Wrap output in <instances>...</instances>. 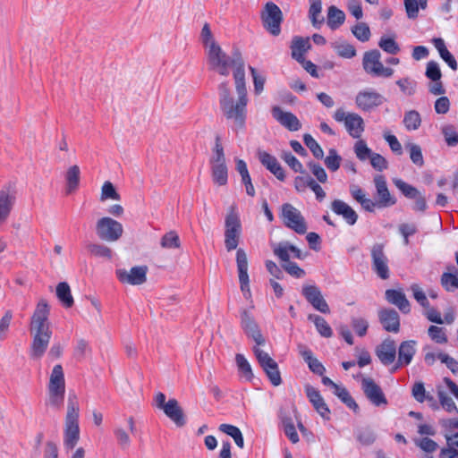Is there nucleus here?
Here are the masks:
<instances>
[{"mask_svg": "<svg viewBox=\"0 0 458 458\" xmlns=\"http://www.w3.org/2000/svg\"><path fill=\"white\" fill-rule=\"evenodd\" d=\"M49 307L46 301H40L31 317L30 334L32 343L30 355L32 359H40L46 352L49 344L52 330L48 322Z\"/></svg>", "mask_w": 458, "mask_h": 458, "instance_id": "nucleus-1", "label": "nucleus"}, {"mask_svg": "<svg viewBox=\"0 0 458 458\" xmlns=\"http://www.w3.org/2000/svg\"><path fill=\"white\" fill-rule=\"evenodd\" d=\"M205 51L208 69L222 76H228L231 68H237L236 60H243L239 52L233 53L232 56L228 55L218 43H212L210 48Z\"/></svg>", "mask_w": 458, "mask_h": 458, "instance_id": "nucleus-2", "label": "nucleus"}, {"mask_svg": "<svg viewBox=\"0 0 458 458\" xmlns=\"http://www.w3.org/2000/svg\"><path fill=\"white\" fill-rule=\"evenodd\" d=\"M80 439L79 403L75 394H70L67 403L64 445L67 450H72Z\"/></svg>", "mask_w": 458, "mask_h": 458, "instance_id": "nucleus-3", "label": "nucleus"}, {"mask_svg": "<svg viewBox=\"0 0 458 458\" xmlns=\"http://www.w3.org/2000/svg\"><path fill=\"white\" fill-rule=\"evenodd\" d=\"M65 394V380L63 367L56 364L52 370L48 383V399L47 405L55 410H61L64 405Z\"/></svg>", "mask_w": 458, "mask_h": 458, "instance_id": "nucleus-4", "label": "nucleus"}, {"mask_svg": "<svg viewBox=\"0 0 458 458\" xmlns=\"http://www.w3.org/2000/svg\"><path fill=\"white\" fill-rule=\"evenodd\" d=\"M242 233L240 215L231 207L225 218V247L227 251L236 250Z\"/></svg>", "mask_w": 458, "mask_h": 458, "instance_id": "nucleus-5", "label": "nucleus"}, {"mask_svg": "<svg viewBox=\"0 0 458 458\" xmlns=\"http://www.w3.org/2000/svg\"><path fill=\"white\" fill-rule=\"evenodd\" d=\"M334 119L343 123L349 135L354 139H360L365 130L363 118L356 113H346L343 108L335 111Z\"/></svg>", "mask_w": 458, "mask_h": 458, "instance_id": "nucleus-6", "label": "nucleus"}, {"mask_svg": "<svg viewBox=\"0 0 458 458\" xmlns=\"http://www.w3.org/2000/svg\"><path fill=\"white\" fill-rule=\"evenodd\" d=\"M247 104L248 99L238 98V100L234 102L233 98H231L220 104V108L227 119L233 120L234 124L242 129L245 125Z\"/></svg>", "mask_w": 458, "mask_h": 458, "instance_id": "nucleus-7", "label": "nucleus"}, {"mask_svg": "<svg viewBox=\"0 0 458 458\" xmlns=\"http://www.w3.org/2000/svg\"><path fill=\"white\" fill-rule=\"evenodd\" d=\"M381 55L378 50L365 52L362 59L364 71L373 77L389 78L394 74V70L385 67L381 62Z\"/></svg>", "mask_w": 458, "mask_h": 458, "instance_id": "nucleus-8", "label": "nucleus"}, {"mask_svg": "<svg viewBox=\"0 0 458 458\" xmlns=\"http://www.w3.org/2000/svg\"><path fill=\"white\" fill-rule=\"evenodd\" d=\"M260 17L263 27L271 35L278 36L281 33L283 13L275 3L267 2L261 12Z\"/></svg>", "mask_w": 458, "mask_h": 458, "instance_id": "nucleus-9", "label": "nucleus"}, {"mask_svg": "<svg viewBox=\"0 0 458 458\" xmlns=\"http://www.w3.org/2000/svg\"><path fill=\"white\" fill-rule=\"evenodd\" d=\"M281 217L284 225L299 234H304L307 232V224L301 211L290 203L283 204L281 208Z\"/></svg>", "mask_w": 458, "mask_h": 458, "instance_id": "nucleus-10", "label": "nucleus"}, {"mask_svg": "<svg viewBox=\"0 0 458 458\" xmlns=\"http://www.w3.org/2000/svg\"><path fill=\"white\" fill-rule=\"evenodd\" d=\"M371 268L375 274L382 280L390 277L389 260L385 252L383 243H375L370 249Z\"/></svg>", "mask_w": 458, "mask_h": 458, "instance_id": "nucleus-11", "label": "nucleus"}, {"mask_svg": "<svg viewBox=\"0 0 458 458\" xmlns=\"http://www.w3.org/2000/svg\"><path fill=\"white\" fill-rule=\"evenodd\" d=\"M253 352L271 384L275 386L281 385V374L276 360H274L267 352L258 346L253 347Z\"/></svg>", "mask_w": 458, "mask_h": 458, "instance_id": "nucleus-12", "label": "nucleus"}, {"mask_svg": "<svg viewBox=\"0 0 458 458\" xmlns=\"http://www.w3.org/2000/svg\"><path fill=\"white\" fill-rule=\"evenodd\" d=\"M271 248L274 255L280 260L281 265L291 261V258L301 260L306 258V253H303L298 247L287 241L271 243Z\"/></svg>", "mask_w": 458, "mask_h": 458, "instance_id": "nucleus-13", "label": "nucleus"}, {"mask_svg": "<svg viewBox=\"0 0 458 458\" xmlns=\"http://www.w3.org/2000/svg\"><path fill=\"white\" fill-rule=\"evenodd\" d=\"M385 102V98L372 89H366L358 92L355 104L362 111H371Z\"/></svg>", "mask_w": 458, "mask_h": 458, "instance_id": "nucleus-14", "label": "nucleus"}, {"mask_svg": "<svg viewBox=\"0 0 458 458\" xmlns=\"http://www.w3.org/2000/svg\"><path fill=\"white\" fill-rule=\"evenodd\" d=\"M301 293L307 301L318 311L328 314L330 312L329 306L323 297L320 289L315 284H304Z\"/></svg>", "mask_w": 458, "mask_h": 458, "instance_id": "nucleus-15", "label": "nucleus"}, {"mask_svg": "<svg viewBox=\"0 0 458 458\" xmlns=\"http://www.w3.org/2000/svg\"><path fill=\"white\" fill-rule=\"evenodd\" d=\"M241 327L244 333L256 343L257 345H263L265 338L263 337L259 327L255 321L251 312L249 310H242L240 313Z\"/></svg>", "mask_w": 458, "mask_h": 458, "instance_id": "nucleus-16", "label": "nucleus"}, {"mask_svg": "<svg viewBox=\"0 0 458 458\" xmlns=\"http://www.w3.org/2000/svg\"><path fill=\"white\" fill-rule=\"evenodd\" d=\"M236 264L241 291L246 299H250L251 293L248 275V258L246 252L242 249H238L236 251Z\"/></svg>", "mask_w": 458, "mask_h": 458, "instance_id": "nucleus-17", "label": "nucleus"}, {"mask_svg": "<svg viewBox=\"0 0 458 458\" xmlns=\"http://www.w3.org/2000/svg\"><path fill=\"white\" fill-rule=\"evenodd\" d=\"M16 201L14 184L9 182L0 190V223L5 221Z\"/></svg>", "mask_w": 458, "mask_h": 458, "instance_id": "nucleus-18", "label": "nucleus"}, {"mask_svg": "<svg viewBox=\"0 0 458 458\" xmlns=\"http://www.w3.org/2000/svg\"><path fill=\"white\" fill-rule=\"evenodd\" d=\"M361 387L366 397L375 405H386L387 400L381 389L376 382L370 377H363L361 380Z\"/></svg>", "mask_w": 458, "mask_h": 458, "instance_id": "nucleus-19", "label": "nucleus"}, {"mask_svg": "<svg viewBox=\"0 0 458 458\" xmlns=\"http://www.w3.org/2000/svg\"><path fill=\"white\" fill-rule=\"evenodd\" d=\"M273 117L284 128L291 131H297L301 128L298 117L291 112H285L279 106L272 108Z\"/></svg>", "mask_w": 458, "mask_h": 458, "instance_id": "nucleus-20", "label": "nucleus"}, {"mask_svg": "<svg viewBox=\"0 0 458 458\" xmlns=\"http://www.w3.org/2000/svg\"><path fill=\"white\" fill-rule=\"evenodd\" d=\"M376 355L384 365L392 364L396 358L395 342L391 338L385 339L375 350Z\"/></svg>", "mask_w": 458, "mask_h": 458, "instance_id": "nucleus-21", "label": "nucleus"}, {"mask_svg": "<svg viewBox=\"0 0 458 458\" xmlns=\"http://www.w3.org/2000/svg\"><path fill=\"white\" fill-rule=\"evenodd\" d=\"M377 190L378 208H386L395 204L396 200L388 191L386 181L383 175L377 174L374 178Z\"/></svg>", "mask_w": 458, "mask_h": 458, "instance_id": "nucleus-22", "label": "nucleus"}, {"mask_svg": "<svg viewBox=\"0 0 458 458\" xmlns=\"http://www.w3.org/2000/svg\"><path fill=\"white\" fill-rule=\"evenodd\" d=\"M148 268L145 266L134 267L130 271L119 272L118 277L122 283L129 284L131 285H140L147 280Z\"/></svg>", "mask_w": 458, "mask_h": 458, "instance_id": "nucleus-23", "label": "nucleus"}, {"mask_svg": "<svg viewBox=\"0 0 458 458\" xmlns=\"http://www.w3.org/2000/svg\"><path fill=\"white\" fill-rule=\"evenodd\" d=\"M258 157L259 162L270 172L272 173L279 181L284 182L285 179V174L283 167L280 163L277 161L276 157L272 156L271 154L259 150Z\"/></svg>", "mask_w": 458, "mask_h": 458, "instance_id": "nucleus-24", "label": "nucleus"}, {"mask_svg": "<svg viewBox=\"0 0 458 458\" xmlns=\"http://www.w3.org/2000/svg\"><path fill=\"white\" fill-rule=\"evenodd\" d=\"M305 393L310 402L312 403L314 409L319 413V415L325 419L329 420L330 410L327 404L325 403L319 391L315 387L307 385L305 386Z\"/></svg>", "mask_w": 458, "mask_h": 458, "instance_id": "nucleus-25", "label": "nucleus"}, {"mask_svg": "<svg viewBox=\"0 0 458 458\" xmlns=\"http://www.w3.org/2000/svg\"><path fill=\"white\" fill-rule=\"evenodd\" d=\"M331 210L337 216H341L344 220L349 225H353L358 220V214L356 211L346 202L341 199H335L331 203Z\"/></svg>", "mask_w": 458, "mask_h": 458, "instance_id": "nucleus-26", "label": "nucleus"}, {"mask_svg": "<svg viewBox=\"0 0 458 458\" xmlns=\"http://www.w3.org/2000/svg\"><path fill=\"white\" fill-rule=\"evenodd\" d=\"M378 318L386 331L397 333L400 330V317L396 310L393 309L380 310Z\"/></svg>", "mask_w": 458, "mask_h": 458, "instance_id": "nucleus-27", "label": "nucleus"}, {"mask_svg": "<svg viewBox=\"0 0 458 458\" xmlns=\"http://www.w3.org/2000/svg\"><path fill=\"white\" fill-rule=\"evenodd\" d=\"M417 342L414 340L403 341L398 348V361L394 368L395 371L398 368L409 365L416 353Z\"/></svg>", "mask_w": 458, "mask_h": 458, "instance_id": "nucleus-28", "label": "nucleus"}, {"mask_svg": "<svg viewBox=\"0 0 458 458\" xmlns=\"http://www.w3.org/2000/svg\"><path fill=\"white\" fill-rule=\"evenodd\" d=\"M96 234L103 242H114V220L108 216L98 219L96 224Z\"/></svg>", "mask_w": 458, "mask_h": 458, "instance_id": "nucleus-29", "label": "nucleus"}, {"mask_svg": "<svg viewBox=\"0 0 458 458\" xmlns=\"http://www.w3.org/2000/svg\"><path fill=\"white\" fill-rule=\"evenodd\" d=\"M385 295L386 301L396 306L403 313L407 314L411 311L410 301L401 290L388 289Z\"/></svg>", "mask_w": 458, "mask_h": 458, "instance_id": "nucleus-30", "label": "nucleus"}, {"mask_svg": "<svg viewBox=\"0 0 458 458\" xmlns=\"http://www.w3.org/2000/svg\"><path fill=\"white\" fill-rule=\"evenodd\" d=\"M162 410L165 414L175 423L176 426L182 427L185 424L183 411L180 407L177 400L169 399Z\"/></svg>", "mask_w": 458, "mask_h": 458, "instance_id": "nucleus-31", "label": "nucleus"}, {"mask_svg": "<svg viewBox=\"0 0 458 458\" xmlns=\"http://www.w3.org/2000/svg\"><path fill=\"white\" fill-rule=\"evenodd\" d=\"M237 68L233 70V78L235 81V89L238 94V98L248 99L247 97V89L245 83V69H244V61L243 60H236Z\"/></svg>", "mask_w": 458, "mask_h": 458, "instance_id": "nucleus-32", "label": "nucleus"}, {"mask_svg": "<svg viewBox=\"0 0 458 458\" xmlns=\"http://www.w3.org/2000/svg\"><path fill=\"white\" fill-rule=\"evenodd\" d=\"M310 47L309 38L294 37L291 44L292 57L298 63L303 62L304 55Z\"/></svg>", "mask_w": 458, "mask_h": 458, "instance_id": "nucleus-33", "label": "nucleus"}, {"mask_svg": "<svg viewBox=\"0 0 458 458\" xmlns=\"http://www.w3.org/2000/svg\"><path fill=\"white\" fill-rule=\"evenodd\" d=\"M309 18L312 26L316 29H319L324 23V17L321 15L322 12V1L321 0H309Z\"/></svg>", "mask_w": 458, "mask_h": 458, "instance_id": "nucleus-34", "label": "nucleus"}, {"mask_svg": "<svg viewBox=\"0 0 458 458\" xmlns=\"http://www.w3.org/2000/svg\"><path fill=\"white\" fill-rule=\"evenodd\" d=\"M56 297L64 308H71L74 304L70 285L66 282H61L56 285Z\"/></svg>", "mask_w": 458, "mask_h": 458, "instance_id": "nucleus-35", "label": "nucleus"}, {"mask_svg": "<svg viewBox=\"0 0 458 458\" xmlns=\"http://www.w3.org/2000/svg\"><path fill=\"white\" fill-rule=\"evenodd\" d=\"M345 21L344 13L335 7V5H331L327 9V26L332 30H337L342 24H344Z\"/></svg>", "mask_w": 458, "mask_h": 458, "instance_id": "nucleus-36", "label": "nucleus"}, {"mask_svg": "<svg viewBox=\"0 0 458 458\" xmlns=\"http://www.w3.org/2000/svg\"><path fill=\"white\" fill-rule=\"evenodd\" d=\"M89 253L96 258L103 259L106 260H111L113 257V251L110 248L101 243L89 242L86 245Z\"/></svg>", "mask_w": 458, "mask_h": 458, "instance_id": "nucleus-37", "label": "nucleus"}, {"mask_svg": "<svg viewBox=\"0 0 458 458\" xmlns=\"http://www.w3.org/2000/svg\"><path fill=\"white\" fill-rule=\"evenodd\" d=\"M80 168L78 165H74L71 166L65 174V180L67 182L66 192L70 194L73 192L79 186L80 183Z\"/></svg>", "mask_w": 458, "mask_h": 458, "instance_id": "nucleus-38", "label": "nucleus"}, {"mask_svg": "<svg viewBox=\"0 0 458 458\" xmlns=\"http://www.w3.org/2000/svg\"><path fill=\"white\" fill-rule=\"evenodd\" d=\"M331 46L340 57L351 59L356 55L355 47L346 41H335Z\"/></svg>", "mask_w": 458, "mask_h": 458, "instance_id": "nucleus-39", "label": "nucleus"}, {"mask_svg": "<svg viewBox=\"0 0 458 458\" xmlns=\"http://www.w3.org/2000/svg\"><path fill=\"white\" fill-rule=\"evenodd\" d=\"M403 125L407 131H416L421 125V116L416 110H410L404 113Z\"/></svg>", "mask_w": 458, "mask_h": 458, "instance_id": "nucleus-40", "label": "nucleus"}, {"mask_svg": "<svg viewBox=\"0 0 458 458\" xmlns=\"http://www.w3.org/2000/svg\"><path fill=\"white\" fill-rule=\"evenodd\" d=\"M308 319L315 324V327L321 336L327 338L332 336V328L330 327V326L324 318L316 314H310L309 315Z\"/></svg>", "mask_w": 458, "mask_h": 458, "instance_id": "nucleus-41", "label": "nucleus"}, {"mask_svg": "<svg viewBox=\"0 0 458 458\" xmlns=\"http://www.w3.org/2000/svg\"><path fill=\"white\" fill-rule=\"evenodd\" d=\"M403 4L408 18L415 19L418 17L420 8H427L428 0H403Z\"/></svg>", "mask_w": 458, "mask_h": 458, "instance_id": "nucleus-42", "label": "nucleus"}, {"mask_svg": "<svg viewBox=\"0 0 458 458\" xmlns=\"http://www.w3.org/2000/svg\"><path fill=\"white\" fill-rule=\"evenodd\" d=\"M235 361L236 365L239 370L240 375L244 377L246 381H251L254 375L250 367V364L246 360L244 355L242 354H236L235 356Z\"/></svg>", "mask_w": 458, "mask_h": 458, "instance_id": "nucleus-43", "label": "nucleus"}, {"mask_svg": "<svg viewBox=\"0 0 458 458\" xmlns=\"http://www.w3.org/2000/svg\"><path fill=\"white\" fill-rule=\"evenodd\" d=\"M219 430L233 437L237 446L243 448L244 439L239 428L231 424H221Z\"/></svg>", "mask_w": 458, "mask_h": 458, "instance_id": "nucleus-44", "label": "nucleus"}, {"mask_svg": "<svg viewBox=\"0 0 458 458\" xmlns=\"http://www.w3.org/2000/svg\"><path fill=\"white\" fill-rule=\"evenodd\" d=\"M335 395H336L346 406L353 411L358 410V404L354 399L350 395L348 390L341 385H337L333 390Z\"/></svg>", "mask_w": 458, "mask_h": 458, "instance_id": "nucleus-45", "label": "nucleus"}, {"mask_svg": "<svg viewBox=\"0 0 458 458\" xmlns=\"http://www.w3.org/2000/svg\"><path fill=\"white\" fill-rule=\"evenodd\" d=\"M443 288L447 292L458 290V271L454 273L445 272L440 279Z\"/></svg>", "mask_w": 458, "mask_h": 458, "instance_id": "nucleus-46", "label": "nucleus"}, {"mask_svg": "<svg viewBox=\"0 0 458 458\" xmlns=\"http://www.w3.org/2000/svg\"><path fill=\"white\" fill-rule=\"evenodd\" d=\"M160 245L164 249H178L181 246L179 235L175 231H169L160 240Z\"/></svg>", "mask_w": 458, "mask_h": 458, "instance_id": "nucleus-47", "label": "nucleus"}, {"mask_svg": "<svg viewBox=\"0 0 458 458\" xmlns=\"http://www.w3.org/2000/svg\"><path fill=\"white\" fill-rule=\"evenodd\" d=\"M428 335L433 342L438 344H445L448 341L446 331L444 327L430 326L428 328Z\"/></svg>", "mask_w": 458, "mask_h": 458, "instance_id": "nucleus-48", "label": "nucleus"}, {"mask_svg": "<svg viewBox=\"0 0 458 458\" xmlns=\"http://www.w3.org/2000/svg\"><path fill=\"white\" fill-rule=\"evenodd\" d=\"M341 162L342 157L335 148H330L328 155L324 159L325 165L331 172L337 171L341 165Z\"/></svg>", "mask_w": 458, "mask_h": 458, "instance_id": "nucleus-49", "label": "nucleus"}, {"mask_svg": "<svg viewBox=\"0 0 458 458\" xmlns=\"http://www.w3.org/2000/svg\"><path fill=\"white\" fill-rule=\"evenodd\" d=\"M437 396L441 406L450 413L458 414V408L454 400L443 390L437 389Z\"/></svg>", "mask_w": 458, "mask_h": 458, "instance_id": "nucleus-50", "label": "nucleus"}, {"mask_svg": "<svg viewBox=\"0 0 458 458\" xmlns=\"http://www.w3.org/2000/svg\"><path fill=\"white\" fill-rule=\"evenodd\" d=\"M352 32L361 42L369 41L371 35L369 27L365 22H358L352 28Z\"/></svg>", "mask_w": 458, "mask_h": 458, "instance_id": "nucleus-51", "label": "nucleus"}, {"mask_svg": "<svg viewBox=\"0 0 458 458\" xmlns=\"http://www.w3.org/2000/svg\"><path fill=\"white\" fill-rule=\"evenodd\" d=\"M212 178L215 183L219 186L225 185L227 183V166L223 165H213L212 166Z\"/></svg>", "mask_w": 458, "mask_h": 458, "instance_id": "nucleus-52", "label": "nucleus"}, {"mask_svg": "<svg viewBox=\"0 0 458 458\" xmlns=\"http://www.w3.org/2000/svg\"><path fill=\"white\" fill-rule=\"evenodd\" d=\"M405 148L409 150L410 158L412 163L418 166H422L424 165V159L421 148L415 143H407Z\"/></svg>", "mask_w": 458, "mask_h": 458, "instance_id": "nucleus-53", "label": "nucleus"}, {"mask_svg": "<svg viewBox=\"0 0 458 458\" xmlns=\"http://www.w3.org/2000/svg\"><path fill=\"white\" fill-rule=\"evenodd\" d=\"M303 141H304L305 145L312 152L313 156L316 158H318V159L323 158L324 151H323L322 148L310 134H304Z\"/></svg>", "mask_w": 458, "mask_h": 458, "instance_id": "nucleus-54", "label": "nucleus"}, {"mask_svg": "<svg viewBox=\"0 0 458 458\" xmlns=\"http://www.w3.org/2000/svg\"><path fill=\"white\" fill-rule=\"evenodd\" d=\"M394 184L408 199H412V198L417 197L418 192H420L415 187H413L411 184H408L402 179H394Z\"/></svg>", "mask_w": 458, "mask_h": 458, "instance_id": "nucleus-55", "label": "nucleus"}, {"mask_svg": "<svg viewBox=\"0 0 458 458\" xmlns=\"http://www.w3.org/2000/svg\"><path fill=\"white\" fill-rule=\"evenodd\" d=\"M354 152L360 161L369 159L373 154L372 150L368 147L367 143L363 140H359L355 142Z\"/></svg>", "mask_w": 458, "mask_h": 458, "instance_id": "nucleus-56", "label": "nucleus"}, {"mask_svg": "<svg viewBox=\"0 0 458 458\" xmlns=\"http://www.w3.org/2000/svg\"><path fill=\"white\" fill-rule=\"evenodd\" d=\"M281 158L295 172L304 174L302 164L290 152L284 151L281 154Z\"/></svg>", "mask_w": 458, "mask_h": 458, "instance_id": "nucleus-57", "label": "nucleus"}, {"mask_svg": "<svg viewBox=\"0 0 458 458\" xmlns=\"http://www.w3.org/2000/svg\"><path fill=\"white\" fill-rule=\"evenodd\" d=\"M396 85L400 88L403 94L406 96H412L416 91L417 83L415 81L409 77L402 78L396 81Z\"/></svg>", "mask_w": 458, "mask_h": 458, "instance_id": "nucleus-58", "label": "nucleus"}, {"mask_svg": "<svg viewBox=\"0 0 458 458\" xmlns=\"http://www.w3.org/2000/svg\"><path fill=\"white\" fill-rule=\"evenodd\" d=\"M211 165H212V166L225 165L224 148L220 143L219 137H216V143H215V148H214V155L211 158Z\"/></svg>", "mask_w": 458, "mask_h": 458, "instance_id": "nucleus-59", "label": "nucleus"}, {"mask_svg": "<svg viewBox=\"0 0 458 458\" xmlns=\"http://www.w3.org/2000/svg\"><path fill=\"white\" fill-rule=\"evenodd\" d=\"M307 165L318 182L326 183L327 182V172L318 163L310 161Z\"/></svg>", "mask_w": 458, "mask_h": 458, "instance_id": "nucleus-60", "label": "nucleus"}, {"mask_svg": "<svg viewBox=\"0 0 458 458\" xmlns=\"http://www.w3.org/2000/svg\"><path fill=\"white\" fill-rule=\"evenodd\" d=\"M441 131L447 145L455 146L458 143V132L453 125L445 124Z\"/></svg>", "mask_w": 458, "mask_h": 458, "instance_id": "nucleus-61", "label": "nucleus"}, {"mask_svg": "<svg viewBox=\"0 0 458 458\" xmlns=\"http://www.w3.org/2000/svg\"><path fill=\"white\" fill-rule=\"evenodd\" d=\"M378 46L386 53L395 55L400 51V47L395 40L392 38L382 37Z\"/></svg>", "mask_w": 458, "mask_h": 458, "instance_id": "nucleus-62", "label": "nucleus"}, {"mask_svg": "<svg viewBox=\"0 0 458 458\" xmlns=\"http://www.w3.org/2000/svg\"><path fill=\"white\" fill-rule=\"evenodd\" d=\"M357 440L364 445H371L375 439L374 432L369 428H361L356 432Z\"/></svg>", "mask_w": 458, "mask_h": 458, "instance_id": "nucleus-63", "label": "nucleus"}, {"mask_svg": "<svg viewBox=\"0 0 458 458\" xmlns=\"http://www.w3.org/2000/svg\"><path fill=\"white\" fill-rule=\"evenodd\" d=\"M414 442H415V445L418 447H420L422 451H424L426 453H429V454L434 453L438 447L437 443L428 437H422L420 439H415Z\"/></svg>", "mask_w": 458, "mask_h": 458, "instance_id": "nucleus-64", "label": "nucleus"}]
</instances>
